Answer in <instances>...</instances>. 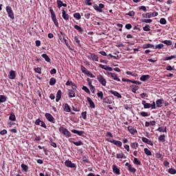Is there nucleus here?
<instances>
[{
	"mask_svg": "<svg viewBox=\"0 0 176 176\" xmlns=\"http://www.w3.org/2000/svg\"><path fill=\"white\" fill-rule=\"evenodd\" d=\"M93 8L96 12L99 13H102L103 9H104L105 6L104 3H100L98 5L95 3L94 4Z\"/></svg>",
	"mask_w": 176,
	"mask_h": 176,
	"instance_id": "1",
	"label": "nucleus"
},
{
	"mask_svg": "<svg viewBox=\"0 0 176 176\" xmlns=\"http://www.w3.org/2000/svg\"><path fill=\"white\" fill-rule=\"evenodd\" d=\"M6 10L8 15V17L12 20H14L15 16L12 8L11 6H8L6 7Z\"/></svg>",
	"mask_w": 176,
	"mask_h": 176,
	"instance_id": "2",
	"label": "nucleus"
},
{
	"mask_svg": "<svg viewBox=\"0 0 176 176\" xmlns=\"http://www.w3.org/2000/svg\"><path fill=\"white\" fill-rule=\"evenodd\" d=\"M59 132L63 134L67 138H70L72 135L68 129L64 128L63 126H60L58 129Z\"/></svg>",
	"mask_w": 176,
	"mask_h": 176,
	"instance_id": "3",
	"label": "nucleus"
},
{
	"mask_svg": "<svg viewBox=\"0 0 176 176\" xmlns=\"http://www.w3.org/2000/svg\"><path fill=\"white\" fill-rule=\"evenodd\" d=\"M97 80L98 82L102 85L103 87H106L107 85V80L104 78L102 74H99L96 77Z\"/></svg>",
	"mask_w": 176,
	"mask_h": 176,
	"instance_id": "4",
	"label": "nucleus"
},
{
	"mask_svg": "<svg viewBox=\"0 0 176 176\" xmlns=\"http://www.w3.org/2000/svg\"><path fill=\"white\" fill-rule=\"evenodd\" d=\"M50 12L51 13V17L53 21V23H54L56 27H58V20L56 19V16L54 11L53 10V9L51 7H50Z\"/></svg>",
	"mask_w": 176,
	"mask_h": 176,
	"instance_id": "5",
	"label": "nucleus"
},
{
	"mask_svg": "<svg viewBox=\"0 0 176 176\" xmlns=\"http://www.w3.org/2000/svg\"><path fill=\"white\" fill-rule=\"evenodd\" d=\"M106 140L109 142H111L115 144L116 146L121 148L122 146V142L120 140H114V139H106Z\"/></svg>",
	"mask_w": 176,
	"mask_h": 176,
	"instance_id": "6",
	"label": "nucleus"
},
{
	"mask_svg": "<svg viewBox=\"0 0 176 176\" xmlns=\"http://www.w3.org/2000/svg\"><path fill=\"white\" fill-rule=\"evenodd\" d=\"M125 166L127 167V170L131 174H135V173H136L137 171L136 168L132 167L131 164H129V162H126L125 164Z\"/></svg>",
	"mask_w": 176,
	"mask_h": 176,
	"instance_id": "7",
	"label": "nucleus"
},
{
	"mask_svg": "<svg viewBox=\"0 0 176 176\" xmlns=\"http://www.w3.org/2000/svg\"><path fill=\"white\" fill-rule=\"evenodd\" d=\"M65 166L67 168H76V164L71 162V160H66L65 162Z\"/></svg>",
	"mask_w": 176,
	"mask_h": 176,
	"instance_id": "8",
	"label": "nucleus"
},
{
	"mask_svg": "<svg viewBox=\"0 0 176 176\" xmlns=\"http://www.w3.org/2000/svg\"><path fill=\"white\" fill-rule=\"evenodd\" d=\"M75 90H76V87H72V89H69L67 95L69 97V98H73V97H76V92Z\"/></svg>",
	"mask_w": 176,
	"mask_h": 176,
	"instance_id": "9",
	"label": "nucleus"
},
{
	"mask_svg": "<svg viewBox=\"0 0 176 176\" xmlns=\"http://www.w3.org/2000/svg\"><path fill=\"white\" fill-rule=\"evenodd\" d=\"M45 116L46 119H47L49 122H52V123H53V124H55L56 120H55L54 118L50 113H46L45 114Z\"/></svg>",
	"mask_w": 176,
	"mask_h": 176,
	"instance_id": "10",
	"label": "nucleus"
},
{
	"mask_svg": "<svg viewBox=\"0 0 176 176\" xmlns=\"http://www.w3.org/2000/svg\"><path fill=\"white\" fill-rule=\"evenodd\" d=\"M87 57L89 60H91L94 61H98V59H99V58L97 55H96L95 54H92V53H89V55H88Z\"/></svg>",
	"mask_w": 176,
	"mask_h": 176,
	"instance_id": "11",
	"label": "nucleus"
},
{
	"mask_svg": "<svg viewBox=\"0 0 176 176\" xmlns=\"http://www.w3.org/2000/svg\"><path fill=\"white\" fill-rule=\"evenodd\" d=\"M62 17L66 22L69 21V14L65 12V10H62Z\"/></svg>",
	"mask_w": 176,
	"mask_h": 176,
	"instance_id": "12",
	"label": "nucleus"
},
{
	"mask_svg": "<svg viewBox=\"0 0 176 176\" xmlns=\"http://www.w3.org/2000/svg\"><path fill=\"white\" fill-rule=\"evenodd\" d=\"M16 72L14 70H10L9 75L8 76V78L10 80H14L16 78Z\"/></svg>",
	"mask_w": 176,
	"mask_h": 176,
	"instance_id": "13",
	"label": "nucleus"
},
{
	"mask_svg": "<svg viewBox=\"0 0 176 176\" xmlns=\"http://www.w3.org/2000/svg\"><path fill=\"white\" fill-rule=\"evenodd\" d=\"M164 103V100L163 98L157 99L156 100V107L161 108Z\"/></svg>",
	"mask_w": 176,
	"mask_h": 176,
	"instance_id": "14",
	"label": "nucleus"
},
{
	"mask_svg": "<svg viewBox=\"0 0 176 176\" xmlns=\"http://www.w3.org/2000/svg\"><path fill=\"white\" fill-rule=\"evenodd\" d=\"M142 140L143 142H144L151 146H153V145H154L153 141L149 139H147V138H142Z\"/></svg>",
	"mask_w": 176,
	"mask_h": 176,
	"instance_id": "15",
	"label": "nucleus"
},
{
	"mask_svg": "<svg viewBox=\"0 0 176 176\" xmlns=\"http://www.w3.org/2000/svg\"><path fill=\"white\" fill-rule=\"evenodd\" d=\"M87 102L89 104V107L91 109H94L96 107L94 102L92 100V99L90 97L87 98Z\"/></svg>",
	"mask_w": 176,
	"mask_h": 176,
	"instance_id": "16",
	"label": "nucleus"
},
{
	"mask_svg": "<svg viewBox=\"0 0 176 176\" xmlns=\"http://www.w3.org/2000/svg\"><path fill=\"white\" fill-rule=\"evenodd\" d=\"M107 74L110 75L111 78H113L114 80L120 82V79L118 77L116 74L107 72Z\"/></svg>",
	"mask_w": 176,
	"mask_h": 176,
	"instance_id": "17",
	"label": "nucleus"
},
{
	"mask_svg": "<svg viewBox=\"0 0 176 176\" xmlns=\"http://www.w3.org/2000/svg\"><path fill=\"white\" fill-rule=\"evenodd\" d=\"M113 171L114 174H116L117 175H120V169L117 167L116 164H113L112 166Z\"/></svg>",
	"mask_w": 176,
	"mask_h": 176,
	"instance_id": "18",
	"label": "nucleus"
},
{
	"mask_svg": "<svg viewBox=\"0 0 176 176\" xmlns=\"http://www.w3.org/2000/svg\"><path fill=\"white\" fill-rule=\"evenodd\" d=\"M109 94L113 95L115 97H118V98H122V96L120 95V94L116 91L109 90Z\"/></svg>",
	"mask_w": 176,
	"mask_h": 176,
	"instance_id": "19",
	"label": "nucleus"
},
{
	"mask_svg": "<svg viewBox=\"0 0 176 176\" xmlns=\"http://www.w3.org/2000/svg\"><path fill=\"white\" fill-rule=\"evenodd\" d=\"M151 78V76L149 74H146V75H142L140 77V80L142 82H146L148 80H149Z\"/></svg>",
	"mask_w": 176,
	"mask_h": 176,
	"instance_id": "20",
	"label": "nucleus"
},
{
	"mask_svg": "<svg viewBox=\"0 0 176 176\" xmlns=\"http://www.w3.org/2000/svg\"><path fill=\"white\" fill-rule=\"evenodd\" d=\"M60 34L63 35V43L65 42L66 46L71 50V46L69 45V44H68V41L66 40L65 38V33L63 32H60Z\"/></svg>",
	"mask_w": 176,
	"mask_h": 176,
	"instance_id": "21",
	"label": "nucleus"
},
{
	"mask_svg": "<svg viewBox=\"0 0 176 176\" xmlns=\"http://www.w3.org/2000/svg\"><path fill=\"white\" fill-rule=\"evenodd\" d=\"M102 100L104 104H112V100L108 96H106V98H103Z\"/></svg>",
	"mask_w": 176,
	"mask_h": 176,
	"instance_id": "22",
	"label": "nucleus"
},
{
	"mask_svg": "<svg viewBox=\"0 0 176 176\" xmlns=\"http://www.w3.org/2000/svg\"><path fill=\"white\" fill-rule=\"evenodd\" d=\"M158 141L162 143L165 142H166V135H164V133H163L162 135H160V136L158 137Z\"/></svg>",
	"mask_w": 176,
	"mask_h": 176,
	"instance_id": "23",
	"label": "nucleus"
},
{
	"mask_svg": "<svg viewBox=\"0 0 176 176\" xmlns=\"http://www.w3.org/2000/svg\"><path fill=\"white\" fill-rule=\"evenodd\" d=\"M21 168L22 169L23 173H28V171L29 170L28 166L25 165V164H21Z\"/></svg>",
	"mask_w": 176,
	"mask_h": 176,
	"instance_id": "24",
	"label": "nucleus"
},
{
	"mask_svg": "<svg viewBox=\"0 0 176 176\" xmlns=\"http://www.w3.org/2000/svg\"><path fill=\"white\" fill-rule=\"evenodd\" d=\"M66 86H72V87H74L75 89H77V85L75 82L70 81L68 80L67 82L65 83Z\"/></svg>",
	"mask_w": 176,
	"mask_h": 176,
	"instance_id": "25",
	"label": "nucleus"
},
{
	"mask_svg": "<svg viewBox=\"0 0 176 176\" xmlns=\"http://www.w3.org/2000/svg\"><path fill=\"white\" fill-rule=\"evenodd\" d=\"M128 131L132 134L133 135H135V133H138L136 129H133L132 126H129L127 128Z\"/></svg>",
	"mask_w": 176,
	"mask_h": 176,
	"instance_id": "26",
	"label": "nucleus"
},
{
	"mask_svg": "<svg viewBox=\"0 0 176 176\" xmlns=\"http://www.w3.org/2000/svg\"><path fill=\"white\" fill-rule=\"evenodd\" d=\"M130 88L132 89V92L133 94H135L136 91H138V89H140V87L135 85H130Z\"/></svg>",
	"mask_w": 176,
	"mask_h": 176,
	"instance_id": "27",
	"label": "nucleus"
},
{
	"mask_svg": "<svg viewBox=\"0 0 176 176\" xmlns=\"http://www.w3.org/2000/svg\"><path fill=\"white\" fill-rule=\"evenodd\" d=\"M71 131H72V133H74V134H77V135H78L79 136H82L83 134H85V132L82 131H79L73 129V130H72Z\"/></svg>",
	"mask_w": 176,
	"mask_h": 176,
	"instance_id": "28",
	"label": "nucleus"
},
{
	"mask_svg": "<svg viewBox=\"0 0 176 176\" xmlns=\"http://www.w3.org/2000/svg\"><path fill=\"white\" fill-rule=\"evenodd\" d=\"M80 71L85 75H87V74L89 72V71L87 68H85L83 65H80Z\"/></svg>",
	"mask_w": 176,
	"mask_h": 176,
	"instance_id": "29",
	"label": "nucleus"
},
{
	"mask_svg": "<svg viewBox=\"0 0 176 176\" xmlns=\"http://www.w3.org/2000/svg\"><path fill=\"white\" fill-rule=\"evenodd\" d=\"M62 96V92L61 90H58L57 94H56V102H58V101L60 100Z\"/></svg>",
	"mask_w": 176,
	"mask_h": 176,
	"instance_id": "30",
	"label": "nucleus"
},
{
	"mask_svg": "<svg viewBox=\"0 0 176 176\" xmlns=\"http://www.w3.org/2000/svg\"><path fill=\"white\" fill-rule=\"evenodd\" d=\"M142 104L144 105V109L151 108V103H147L146 100H142Z\"/></svg>",
	"mask_w": 176,
	"mask_h": 176,
	"instance_id": "31",
	"label": "nucleus"
},
{
	"mask_svg": "<svg viewBox=\"0 0 176 176\" xmlns=\"http://www.w3.org/2000/svg\"><path fill=\"white\" fill-rule=\"evenodd\" d=\"M133 164L136 166H142V164L141 163V161L138 160V158L134 157L133 159Z\"/></svg>",
	"mask_w": 176,
	"mask_h": 176,
	"instance_id": "32",
	"label": "nucleus"
},
{
	"mask_svg": "<svg viewBox=\"0 0 176 176\" xmlns=\"http://www.w3.org/2000/svg\"><path fill=\"white\" fill-rule=\"evenodd\" d=\"M144 152L145 155H147V156H152L153 155L151 151L149 150L148 148H144Z\"/></svg>",
	"mask_w": 176,
	"mask_h": 176,
	"instance_id": "33",
	"label": "nucleus"
},
{
	"mask_svg": "<svg viewBox=\"0 0 176 176\" xmlns=\"http://www.w3.org/2000/svg\"><path fill=\"white\" fill-rule=\"evenodd\" d=\"M9 120L12 122H14L16 120V116L14 113H12V112L10 113V116H9Z\"/></svg>",
	"mask_w": 176,
	"mask_h": 176,
	"instance_id": "34",
	"label": "nucleus"
},
{
	"mask_svg": "<svg viewBox=\"0 0 176 176\" xmlns=\"http://www.w3.org/2000/svg\"><path fill=\"white\" fill-rule=\"evenodd\" d=\"M8 100V97L4 95H0V104L2 102H6Z\"/></svg>",
	"mask_w": 176,
	"mask_h": 176,
	"instance_id": "35",
	"label": "nucleus"
},
{
	"mask_svg": "<svg viewBox=\"0 0 176 176\" xmlns=\"http://www.w3.org/2000/svg\"><path fill=\"white\" fill-rule=\"evenodd\" d=\"M144 49H148V48H153L155 49V45L153 44L146 43L143 45Z\"/></svg>",
	"mask_w": 176,
	"mask_h": 176,
	"instance_id": "36",
	"label": "nucleus"
},
{
	"mask_svg": "<svg viewBox=\"0 0 176 176\" xmlns=\"http://www.w3.org/2000/svg\"><path fill=\"white\" fill-rule=\"evenodd\" d=\"M157 131L159 132L167 133V127L166 126L159 127L157 129Z\"/></svg>",
	"mask_w": 176,
	"mask_h": 176,
	"instance_id": "37",
	"label": "nucleus"
},
{
	"mask_svg": "<svg viewBox=\"0 0 176 176\" xmlns=\"http://www.w3.org/2000/svg\"><path fill=\"white\" fill-rule=\"evenodd\" d=\"M138 146H139V144H138V142H133L131 143V147L133 149L136 150L137 148L138 147Z\"/></svg>",
	"mask_w": 176,
	"mask_h": 176,
	"instance_id": "38",
	"label": "nucleus"
},
{
	"mask_svg": "<svg viewBox=\"0 0 176 176\" xmlns=\"http://www.w3.org/2000/svg\"><path fill=\"white\" fill-rule=\"evenodd\" d=\"M74 29L76 30L77 31H78V32H80V33L84 32V30L82 29V28H81L78 25H74Z\"/></svg>",
	"mask_w": 176,
	"mask_h": 176,
	"instance_id": "39",
	"label": "nucleus"
},
{
	"mask_svg": "<svg viewBox=\"0 0 176 176\" xmlns=\"http://www.w3.org/2000/svg\"><path fill=\"white\" fill-rule=\"evenodd\" d=\"M73 16L76 20L79 21L81 19V14L79 12H76L73 14Z\"/></svg>",
	"mask_w": 176,
	"mask_h": 176,
	"instance_id": "40",
	"label": "nucleus"
},
{
	"mask_svg": "<svg viewBox=\"0 0 176 176\" xmlns=\"http://www.w3.org/2000/svg\"><path fill=\"white\" fill-rule=\"evenodd\" d=\"M56 82V78H54V77H52V78H50V82H49L50 86H54V85H55Z\"/></svg>",
	"mask_w": 176,
	"mask_h": 176,
	"instance_id": "41",
	"label": "nucleus"
},
{
	"mask_svg": "<svg viewBox=\"0 0 176 176\" xmlns=\"http://www.w3.org/2000/svg\"><path fill=\"white\" fill-rule=\"evenodd\" d=\"M64 111L66 112H71V107H69V105L67 103L64 104Z\"/></svg>",
	"mask_w": 176,
	"mask_h": 176,
	"instance_id": "42",
	"label": "nucleus"
},
{
	"mask_svg": "<svg viewBox=\"0 0 176 176\" xmlns=\"http://www.w3.org/2000/svg\"><path fill=\"white\" fill-rule=\"evenodd\" d=\"M125 16H129L133 19L135 16V12L133 10L129 11L128 13H126Z\"/></svg>",
	"mask_w": 176,
	"mask_h": 176,
	"instance_id": "43",
	"label": "nucleus"
},
{
	"mask_svg": "<svg viewBox=\"0 0 176 176\" xmlns=\"http://www.w3.org/2000/svg\"><path fill=\"white\" fill-rule=\"evenodd\" d=\"M45 60V61H47V63H50L51 62V59L49 58V56L46 54H43L41 56Z\"/></svg>",
	"mask_w": 176,
	"mask_h": 176,
	"instance_id": "44",
	"label": "nucleus"
},
{
	"mask_svg": "<svg viewBox=\"0 0 176 176\" xmlns=\"http://www.w3.org/2000/svg\"><path fill=\"white\" fill-rule=\"evenodd\" d=\"M176 58V55L170 56L169 57H165L163 58L164 61L170 60L172 59Z\"/></svg>",
	"mask_w": 176,
	"mask_h": 176,
	"instance_id": "45",
	"label": "nucleus"
},
{
	"mask_svg": "<svg viewBox=\"0 0 176 176\" xmlns=\"http://www.w3.org/2000/svg\"><path fill=\"white\" fill-rule=\"evenodd\" d=\"M96 95H97V97H98V98H100V100H102V99L104 98L103 92L101 91H98V92L96 94Z\"/></svg>",
	"mask_w": 176,
	"mask_h": 176,
	"instance_id": "46",
	"label": "nucleus"
},
{
	"mask_svg": "<svg viewBox=\"0 0 176 176\" xmlns=\"http://www.w3.org/2000/svg\"><path fill=\"white\" fill-rule=\"evenodd\" d=\"M74 41L78 44V45L81 47L82 45L80 44V41L79 40V38L77 36H76L74 37Z\"/></svg>",
	"mask_w": 176,
	"mask_h": 176,
	"instance_id": "47",
	"label": "nucleus"
},
{
	"mask_svg": "<svg viewBox=\"0 0 176 176\" xmlns=\"http://www.w3.org/2000/svg\"><path fill=\"white\" fill-rule=\"evenodd\" d=\"M82 89L87 94H91V91L87 86H82Z\"/></svg>",
	"mask_w": 176,
	"mask_h": 176,
	"instance_id": "48",
	"label": "nucleus"
},
{
	"mask_svg": "<svg viewBox=\"0 0 176 176\" xmlns=\"http://www.w3.org/2000/svg\"><path fill=\"white\" fill-rule=\"evenodd\" d=\"M168 173L174 175L175 174H176V169H175L174 168H168Z\"/></svg>",
	"mask_w": 176,
	"mask_h": 176,
	"instance_id": "49",
	"label": "nucleus"
},
{
	"mask_svg": "<svg viewBox=\"0 0 176 176\" xmlns=\"http://www.w3.org/2000/svg\"><path fill=\"white\" fill-rule=\"evenodd\" d=\"M160 23L162 25H165L167 24V21L165 18H161L160 20Z\"/></svg>",
	"mask_w": 176,
	"mask_h": 176,
	"instance_id": "50",
	"label": "nucleus"
},
{
	"mask_svg": "<svg viewBox=\"0 0 176 176\" xmlns=\"http://www.w3.org/2000/svg\"><path fill=\"white\" fill-rule=\"evenodd\" d=\"M162 43H164L165 45H168V46H170V45H172V41H170V40H165V41H162Z\"/></svg>",
	"mask_w": 176,
	"mask_h": 176,
	"instance_id": "51",
	"label": "nucleus"
},
{
	"mask_svg": "<svg viewBox=\"0 0 176 176\" xmlns=\"http://www.w3.org/2000/svg\"><path fill=\"white\" fill-rule=\"evenodd\" d=\"M73 144L77 146L83 145V142L81 140L78 142L73 141Z\"/></svg>",
	"mask_w": 176,
	"mask_h": 176,
	"instance_id": "52",
	"label": "nucleus"
},
{
	"mask_svg": "<svg viewBox=\"0 0 176 176\" xmlns=\"http://www.w3.org/2000/svg\"><path fill=\"white\" fill-rule=\"evenodd\" d=\"M138 10H142L143 12H147V8L145 6H139L138 7Z\"/></svg>",
	"mask_w": 176,
	"mask_h": 176,
	"instance_id": "53",
	"label": "nucleus"
},
{
	"mask_svg": "<svg viewBox=\"0 0 176 176\" xmlns=\"http://www.w3.org/2000/svg\"><path fill=\"white\" fill-rule=\"evenodd\" d=\"M56 3H57V7H58V9H60L61 7H63V2L62 1L57 0Z\"/></svg>",
	"mask_w": 176,
	"mask_h": 176,
	"instance_id": "54",
	"label": "nucleus"
},
{
	"mask_svg": "<svg viewBox=\"0 0 176 176\" xmlns=\"http://www.w3.org/2000/svg\"><path fill=\"white\" fill-rule=\"evenodd\" d=\"M143 30L148 32V31H151V27L149 25L146 24L144 27H143Z\"/></svg>",
	"mask_w": 176,
	"mask_h": 176,
	"instance_id": "55",
	"label": "nucleus"
},
{
	"mask_svg": "<svg viewBox=\"0 0 176 176\" xmlns=\"http://www.w3.org/2000/svg\"><path fill=\"white\" fill-rule=\"evenodd\" d=\"M152 22H153L152 19H142V23H151Z\"/></svg>",
	"mask_w": 176,
	"mask_h": 176,
	"instance_id": "56",
	"label": "nucleus"
},
{
	"mask_svg": "<svg viewBox=\"0 0 176 176\" xmlns=\"http://www.w3.org/2000/svg\"><path fill=\"white\" fill-rule=\"evenodd\" d=\"M117 156V159L120 160V159H123L124 154L123 153H117L116 155Z\"/></svg>",
	"mask_w": 176,
	"mask_h": 176,
	"instance_id": "57",
	"label": "nucleus"
},
{
	"mask_svg": "<svg viewBox=\"0 0 176 176\" xmlns=\"http://www.w3.org/2000/svg\"><path fill=\"white\" fill-rule=\"evenodd\" d=\"M140 116H142V117H148L149 116L148 113L145 112V111H142L140 113Z\"/></svg>",
	"mask_w": 176,
	"mask_h": 176,
	"instance_id": "58",
	"label": "nucleus"
},
{
	"mask_svg": "<svg viewBox=\"0 0 176 176\" xmlns=\"http://www.w3.org/2000/svg\"><path fill=\"white\" fill-rule=\"evenodd\" d=\"M50 143H51V146H53L54 148L57 147V144H56V142H53V140L52 139V138H50Z\"/></svg>",
	"mask_w": 176,
	"mask_h": 176,
	"instance_id": "59",
	"label": "nucleus"
},
{
	"mask_svg": "<svg viewBox=\"0 0 176 176\" xmlns=\"http://www.w3.org/2000/svg\"><path fill=\"white\" fill-rule=\"evenodd\" d=\"M34 72L39 74H41V67H36L34 68Z\"/></svg>",
	"mask_w": 176,
	"mask_h": 176,
	"instance_id": "60",
	"label": "nucleus"
},
{
	"mask_svg": "<svg viewBox=\"0 0 176 176\" xmlns=\"http://www.w3.org/2000/svg\"><path fill=\"white\" fill-rule=\"evenodd\" d=\"M87 111L82 112V113H81L82 118L84 120H86L87 118Z\"/></svg>",
	"mask_w": 176,
	"mask_h": 176,
	"instance_id": "61",
	"label": "nucleus"
},
{
	"mask_svg": "<svg viewBox=\"0 0 176 176\" xmlns=\"http://www.w3.org/2000/svg\"><path fill=\"white\" fill-rule=\"evenodd\" d=\"M151 109H155L157 108L156 103L155 101H153V103L151 104Z\"/></svg>",
	"mask_w": 176,
	"mask_h": 176,
	"instance_id": "62",
	"label": "nucleus"
},
{
	"mask_svg": "<svg viewBox=\"0 0 176 176\" xmlns=\"http://www.w3.org/2000/svg\"><path fill=\"white\" fill-rule=\"evenodd\" d=\"M164 45L163 44H159V45H155V49H162L164 47Z\"/></svg>",
	"mask_w": 176,
	"mask_h": 176,
	"instance_id": "63",
	"label": "nucleus"
},
{
	"mask_svg": "<svg viewBox=\"0 0 176 176\" xmlns=\"http://www.w3.org/2000/svg\"><path fill=\"white\" fill-rule=\"evenodd\" d=\"M131 28H132V26H131V24H130V23L126 24V25H125V28L126 30H131Z\"/></svg>",
	"mask_w": 176,
	"mask_h": 176,
	"instance_id": "64",
	"label": "nucleus"
}]
</instances>
